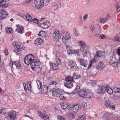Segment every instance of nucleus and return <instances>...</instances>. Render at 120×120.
Listing matches in <instances>:
<instances>
[{"mask_svg": "<svg viewBox=\"0 0 120 120\" xmlns=\"http://www.w3.org/2000/svg\"><path fill=\"white\" fill-rule=\"evenodd\" d=\"M36 4L34 3L36 8L40 9L44 5V3L43 0H41L39 2H37Z\"/></svg>", "mask_w": 120, "mask_h": 120, "instance_id": "obj_11", "label": "nucleus"}, {"mask_svg": "<svg viewBox=\"0 0 120 120\" xmlns=\"http://www.w3.org/2000/svg\"><path fill=\"white\" fill-rule=\"evenodd\" d=\"M82 106L84 107L85 108H86L87 106V104L86 102L85 101H83L82 102Z\"/></svg>", "mask_w": 120, "mask_h": 120, "instance_id": "obj_49", "label": "nucleus"}, {"mask_svg": "<svg viewBox=\"0 0 120 120\" xmlns=\"http://www.w3.org/2000/svg\"><path fill=\"white\" fill-rule=\"evenodd\" d=\"M57 118L59 120H66L64 117L60 115L58 116Z\"/></svg>", "mask_w": 120, "mask_h": 120, "instance_id": "obj_46", "label": "nucleus"}, {"mask_svg": "<svg viewBox=\"0 0 120 120\" xmlns=\"http://www.w3.org/2000/svg\"><path fill=\"white\" fill-rule=\"evenodd\" d=\"M71 38H62V41L65 44H67L66 42L67 41L70 39Z\"/></svg>", "mask_w": 120, "mask_h": 120, "instance_id": "obj_42", "label": "nucleus"}, {"mask_svg": "<svg viewBox=\"0 0 120 120\" xmlns=\"http://www.w3.org/2000/svg\"><path fill=\"white\" fill-rule=\"evenodd\" d=\"M72 107L73 108L74 112H78L80 109L78 104H76L75 105H74Z\"/></svg>", "mask_w": 120, "mask_h": 120, "instance_id": "obj_22", "label": "nucleus"}, {"mask_svg": "<svg viewBox=\"0 0 120 120\" xmlns=\"http://www.w3.org/2000/svg\"><path fill=\"white\" fill-rule=\"evenodd\" d=\"M113 92L114 93H118L120 94V88L117 87H114L113 88Z\"/></svg>", "mask_w": 120, "mask_h": 120, "instance_id": "obj_30", "label": "nucleus"}, {"mask_svg": "<svg viewBox=\"0 0 120 120\" xmlns=\"http://www.w3.org/2000/svg\"><path fill=\"white\" fill-rule=\"evenodd\" d=\"M90 28L91 29V30H93L94 29V27L93 25H91L90 26Z\"/></svg>", "mask_w": 120, "mask_h": 120, "instance_id": "obj_55", "label": "nucleus"}, {"mask_svg": "<svg viewBox=\"0 0 120 120\" xmlns=\"http://www.w3.org/2000/svg\"><path fill=\"white\" fill-rule=\"evenodd\" d=\"M47 33L43 31H41L38 34V35L44 38H45L47 37Z\"/></svg>", "mask_w": 120, "mask_h": 120, "instance_id": "obj_24", "label": "nucleus"}, {"mask_svg": "<svg viewBox=\"0 0 120 120\" xmlns=\"http://www.w3.org/2000/svg\"><path fill=\"white\" fill-rule=\"evenodd\" d=\"M43 41L41 38H37L34 42L35 44L37 45H41L42 44Z\"/></svg>", "mask_w": 120, "mask_h": 120, "instance_id": "obj_17", "label": "nucleus"}, {"mask_svg": "<svg viewBox=\"0 0 120 120\" xmlns=\"http://www.w3.org/2000/svg\"><path fill=\"white\" fill-rule=\"evenodd\" d=\"M64 85L67 88L70 89L73 86L72 83L71 82H66L64 83Z\"/></svg>", "mask_w": 120, "mask_h": 120, "instance_id": "obj_16", "label": "nucleus"}, {"mask_svg": "<svg viewBox=\"0 0 120 120\" xmlns=\"http://www.w3.org/2000/svg\"><path fill=\"white\" fill-rule=\"evenodd\" d=\"M59 89L57 88L56 90H55L52 92V94L54 96H56V97H59L60 99L63 101H65L66 100V98L64 96V95L61 94H60Z\"/></svg>", "mask_w": 120, "mask_h": 120, "instance_id": "obj_4", "label": "nucleus"}, {"mask_svg": "<svg viewBox=\"0 0 120 120\" xmlns=\"http://www.w3.org/2000/svg\"><path fill=\"white\" fill-rule=\"evenodd\" d=\"M8 14L6 11L4 9L0 10V19H6Z\"/></svg>", "mask_w": 120, "mask_h": 120, "instance_id": "obj_9", "label": "nucleus"}, {"mask_svg": "<svg viewBox=\"0 0 120 120\" xmlns=\"http://www.w3.org/2000/svg\"><path fill=\"white\" fill-rule=\"evenodd\" d=\"M106 86H102L98 85V86L97 89L96 90V92L98 94H102L105 93L106 92Z\"/></svg>", "mask_w": 120, "mask_h": 120, "instance_id": "obj_5", "label": "nucleus"}, {"mask_svg": "<svg viewBox=\"0 0 120 120\" xmlns=\"http://www.w3.org/2000/svg\"><path fill=\"white\" fill-rule=\"evenodd\" d=\"M117 53L120 56V49H118L117 50Z\"/></svg>", "mask_w": 120, "mask_h": 120, "instance_id": "obj_60", "label": "nucleus"}, {"mask_svg": "<svg viewBox=\"0 0 120 120\" xmlns=\"http://www.w3.org/2000/svg\"><path fill=\"white\" fill-rule=\"evenodd\" d=\"M116 7L117 8V11L118 12H120V5H117L116 6Z\"/></svg>", "mask_w": 120, "mask_h": 120, "instance_id": "obj_53", "label": "nucleus"}, {"mask_svg": "<svg viewBox=\"0 0 120 120\" xmlns=\"http://www.w3.org/2000/svg\"><path fill=\"white\" fill-rule=\"evenodd\" d=\"M49 84L50 85H55L57 84H58V83L56 81H53L50 82Z\"/></svg>", "mask_w": 120, "mask_h": 120, "instance_id": "obj_47", "label": "nucleus"}, {"mask_svg": "<svg viewBox=\"0 0 120 120\" xmlns=\"http://www.w3.org/2000/svg\"><path fill=\"white\" fill-rule=\"evenodd\" d=\"M5 3H4L3 4L5 5L4 6H2V7H4V8H6L8 6V4H5Z\"/></svg>", "mask_w": 120, "mask_h": 120, "instance_id": "obj_58", "label": "nucleus"}, {"mask_svg": "<svg viewBox=\"0 0 120 120\" xmlns=\"http://www.w3.org/2000/svg\"><path fill=\"white\" fill-rule=\"evenodd\" d=\"M12 29L11 27L8 28L6 29V31L7 34L11 33L13 32V30Z\"/></svg>", "mask_w": 120, "mask_h": 120, "instance_id": "obj_35", "label": "nucleus"}, {"mask_svg": "<svg viewBox=\"0 0 120 120\" xmlns=\"http://www.w3.org/2000/svg\"><path fill=\"white\" fill-rule=\"evenodd\" d=\"M37 84V86L39 89H40L42 87V84L41 81L40 80L36 81Z\"/></svg>", "mask_w": 120, "mask_h": 120, "instance_id": "obj_37", "label": "nucleus"}, {"mask_svg": "<svg viewBox=\"0 0 120 120\" xmlns=\"http://www.w3.org/2000/svg\"><path fill=\"white\" fill-rule=\"evenodd\" d=\"M93 62H95V60L94 59L90 61L88 66V69H90L91 67Z\"/></svg>", "mask_w": 120, "mask_h": 120, "instance_id": "obj_40", "label": "nucleus"}, {"mask_svg": "<svg viewBox=\"0 0 120 120\" xmlns=\"http://www.w3.org/2000/svg\"><path fill=\"white\" fill-rule=\"evenodd\" d=\"M120 97L119 96H116V95H115L113 97V99L116 100H118L119 99Z\"/></svg>", "mask_w": 120, "mask_h": 120, "instance_id": "obj_52", "label": "nucleus"}, {"mask_svg": "<svg viewBox=\"0 0 120 120\" xmlns=\"http://www.w3.org/2000/svg\"><path fill=\"white\" fill-rule=\"evenodd\" d=\"M26 84L28 90L30 92L32 91V89L31 84V83L29 82H28Z\"/></svg>", "mask_w": 120, "mask_h": 120, "instance_id": "obj_34", "label": "nucleus"}, {"mask_svg": "<svg viewBox=\"0 0 120 120\" xmlns=\"http://www.w3.org/2000/svg\"><path fill=\"white\" fill-rule=\"evenodd\" d=\"M88 15L86 14L83 17V20L84 21H85L87 18L88 17Z\"/></svg>", "mask_w": 120, "mask_h": 120, "instance_id": "obj_54", "label": "nucleus"}, {"mask_svg": "<svg viewBox=\"0 0 120 120\" xmlns=\"http://www.w3.org/2000/svg\"><path fill=\"white\" fill-rule=\"evenodd\" d=\"M43 118L44 119H48L49 118V117L48 115H46V116H45L44 115Z\"/></svg>", "mask_w": 120, "mask_h": 120, "instance_id": "obj_57", "label": "nucleus"}, {"mask_svg": "<svg viewBox=\"0 0 120 120\" xmlns=\"http://www.w3.org/2000/svg\"><path fill=\"white\" fill-rule=\"evenodd\" d=\"M109 62L110 63V64L112 65L113 66L115 67L117 65V63L115 62L114 61L112 60H110Z\"/></svg>", "mask_w": 120, "mask_h": 120, "instance_id": "obj_43", "label": "nucleus"}, {"mask_svg": "<svg viewBox=\"0 0 120 120\" xmlns=\"http://www.w3.org/2000/svg\"><path fill=\"white\" fill-rule=\"evenodd\" d=\"M70 115L73 118H74L75 117V115L73 113H71Z\"/></svg>", "mask_w": 120, "mask_h": 120, "instance_id": "obj_64", "label": "nucleus"}, {"mask_svg": "<svg viewBox=\"0 0 120 120\" xmlns=\"http://www.w3.org/2000/svg\"><path fill=\"white\" fill-rule=\"evenodd\" d=\"M105 105L107 108L112 110L114 109L115 108L114 105H113L112 101L109 100H106L105 102Z\"/></svg>", "mask_w": 120, "mask_h": 120, "instance_id": "obj_6", "label": "nucleus"}, {"mask_svg": "<svg viewBox=\"0 0 120 120\" xmlns=\"http://www.w3.org/2000/svg\"><path fill=\"white\" fill-rule=\"evenodd\" d=\"M79 42L81 46L80 50L82 52L83 56H85L87 54L86 51L84 50V47H86V45L84 42L81 41H79Z\"/></svg>", "mask_w": 120, "mask_h": 120, "instance_id": "obj_7", "label": "nucleus"}, {"mask_svg": "<svg viewBox=\"0 0 120 120\" xmlns=\"http://www.w3.org/2000/svg\"><path fill=\"white\" fill-rule=\"evenodd\" d=\"M106 92L107 91L109 94H112L113 93L112 90L111 88H109V86H106Z\"/></svg>", "mask_w": 120, "mask_h": 120, "instance_id": "obj_29", "label": "nucleus"}, {"mask_svg": "<svg viewBox=\"0 0 120 120\" xmlns=\"http://www.w3.org/2000/svg\"><path fill=\"white\" fill-rule=\"evenodd\" d=\"M15 49L14 50V52L17 55H21V51L23 49H20L18 48L15 47Z\"/></svg>", "mask_w": 120, "mask_h": 120, "instance_id": "obj_27", "label": "nucleus"}, {"mask_svg": "<svg viewBox=\"0 0 120 120\" xmlns=\"http://www.w3.org/2000/svg\"><path fill=\"white\" fill-rule=\"evenodd\" d=\"M13 65V66H15L18 69H20L21 68V66L19 61H14Z\"/></svg>", "mask_w": 120, "mask_h": 120, "instance_id": "obj_23", "label": "nucleus"}, {"mask_svg": "<svg viewBox=\"0 0 120 120\" xmlns=\"http://www.w3.org/2000/svg\"><path fill=\"white\" fill-rule=\"evenodd\" d=\"M107 20V19L105 18H101L100 19V22L102 23H104L106 22Z\"/></svg>", "mask_w": 120, "mask_h": 120, "instance_id": "obj_38", "label": "nucleus"}, {"mask_svg": "<svg viewBox=\"0 0 120 120\" xmlns=\"http://www.w3.org/2000/svg\"><path fill=\"white\" fill-rule=\"evenodd\" d=\"M110 15L107 14L106 15V17L105 18H106L107 19V20H108L109 18V16Z\"/></svg>", "mask_w": 120, "mask_h": 120, "instance_id": "obj_63", "label": "nucleus"}, {"mask_svg": "<svg viewBox=\"0 0 120 120\" xmlns=\"http://www.w3.org/2000/svg\"><path fill=\"white\" fill-rule=\"evenodd\" d=\"M95 37H99V38H105L106 37V36L104 34H99V33H98L95 35Z\"/></svg>", "mask_w": 120, "mask_h": 120, "instance_id": "obj_41", "label": "nucleus"}, {"mask_svg": "<svg viewBox=\"0 0 120 120\" xmlns=\"http://www.w3.org/2000/svg\"><path fill=\"white\" fill-rule=\"evenodd\" d=\"M41 66L40 62L37 60L34 59L31 64V67L32 69L35 68L36 69H37L40 68Z\"/></svg>", "mask_w": 120, "mask_h": 120, "instance_id": "obj_3", "label": "nucleus"}, {"mask_svg": "<svg viewBox=\"0 0 120 120\" xmlns=\"http://www.w3.org/2000/svg\"><path fill=\"white\" fill-rule=\"evenodd\" d=\"M26 17L27 20L28 21H31L32 20V17L30 15L28 14H26Z\"/></svg>", "mask_w": 120, "mask_h": 120, "instance_id": "obj_36", "label": "nucleus"}, {"mask_svg": "<svg viewBox=\"0 0 120 120\" xmlns=\"http://www.w3.org/2000/svg\"><path fill=\"white\" fill-rule=\"evenodd\" d=\"M5 109H1L0 111V114L3 115H5L6 114V113L5 112Z\"/></svg>", "mask_w": 120, "mask_h": 120, "instance_id": "obj_48", "label": "nucleus"}, {"mask_svg": "<svg viewBox=\"0 0 120 120\" xmlns=\"http://www.w3.org/2000/svg\"><path fill=\"white\" fill-rule=\"evenodd\" d=\"M56 62L57 65H60L61 64V60L59 58H57V60Z\"/></svg>", "mask_w": 120, "mask_h": 120, "instance_id": "obj_50", "label": "nucleus"}, {"mask_svg": "<svg viewBox=\"0 0 120 120\" xmlns=\"http://www.w3.org/2000/svg\"><path fill=\"white\" fill-rule=\"evenodd\" d=\"M69 64L73 71H75L78 70L79 68L74 60H71L69 62Z\"/></svg>", "mask_w": 120, "mask_h": 120, "instance_id": "obj_8", "label": "nucleus"}, {"mask_svg": "<svg viewBox=\"0 0 120 120\" xmlns=\"http://www.w3.org/2000/svg\"><path fill=\"white\" fill-rule=\"evenodd\" d=\"M81 65L86 67L87 65L88 62L86 60L84 59L81 60L80 61Z\"/></svg>", "mask_w": 120, "mask_h": 120, "instance_id": "obj_18", "label": "nucleus"}, {"mask_svg": "<svg viewBox=\"0 0 120 120\" xmlns=\"http://www.w3.org/2000/svg\"><path fill=\"white\" fill-rule=\"evenodd\" d=\"M86 119V116L85 115H83L82 116L78 118L77 120H85Z\"/></svg>", "mask_w": 120, "mask_h": 120, "instance_id": "obj_44", "label": "nucleus"}, {"mask_svg": "<svg viewBox=\"0 0 120 120\" xmlns=\"http://www.w3.org/2000/svg\"><path fill=\"white\" fill-rule=\"evenodd\" d=\"M39 24H38V26L42 28L45 26L46 25L47 22H44L40 23V22Z\"/></svg>", "mask_w": 120, "mask_h": 120, "instance_id": "obj_39", "label": "nucleus"}, {"mask_svg": "<svg viewBox=\"0 0 120 120\" xmlns=\"http://www.w3.org/2000/svg\"><path fill=\"white\" fill-rule=\"evenodd\" d=\"M60 34L61 37H63V38H71L69 33L65 30H62L60 32L58 30H55L53 35V38H59Z\"/></svg>", "mask_w": 120, "mask_h": 120, "instance_id": "obj_1", "label": "nucleus"}, {"mask_svg": "<svg viewBox=\"0 0 120 120\" xmlns=\"http://www.w3.org/2000/svg\"><path fill=\"white\" fill-rule=\"evenodd\" d=\"M6 1H4V0H0V7L2 8V6H4L5 5L3 4L4 3H6Z\"/></svg>", "mask_w": 120, "mask_h": 120, "instance_id": "obj_45", "label": "nucleus"}, {"mask_svg": "<svg viewBox=\"0 0 120 120\" xmlns=\"http://www.w3.org/2000/svg\"><path fill=\"white\" fill-rule=\"evenodd\" d=\"M81 77L80 75L78 73L75 72L73 73L72 78H73L74 80L75 79H80Z\"/></svg>", "mask_w": 120, "mask_h": 120, "instance_id": "obj_21", "label": "nucleus"}, {"mask_svg": "<svg viewBox=\"0 0 120 120\" xmlns=\"http://www.w3.org/2000/svg\"><path fill=\"white\" fill-rule=\"evenodd\" d=\"M104 65L102 63V62H101L99 63L98 65L97 66L96 68L97 69L101 71L102 70L104 67Z\"/></svg>", "mask_w": 120, "mask_h": 120, "instance_id": "obj_19", "label": "nucleus"}, {"mask_svg": "<svg viewBox=\"0 0 120 120\" xmlns=\"http://www.w3.org/2000/svg\"><path fill=\"white\" fill-rule=\"evenodd\" d=\"M62 109H65L67 108L68 109H69L70 108L69 107H68V105L66 103H63L60 105Z\"/></svg>", "mask_w": 120, "mask_h": 120, "instance_id": "obj_28", "label": "nucleus"}, {"mask_svg": "<svg viewBox=\"0 0 120 120\" xmlns=\"http://www.w3.org/2000/svg\"><path fill=\"white\" fill-rule=\"evenodd\" d=\"M16 26H17V28L16 30L17 31L18 33L21 34L24 32V28L22 26L17 25Z\"/></svg>", "mask_w": 120, "mask_h": 120, "instance_id": "obj_14", "label": "nucleus"}, {"mask_svg": "<svg viewBox=\"0 0 120 120\" xmlns=\"http://www.w3.org/2000/svg\"><path fill=\"white\" fill-rule=\"evenodd\" d=\"M86 91V89H81L79 92V96L85 98Z\"/></svg>", "mask_w": 120, "mask_h": 120, "instance_id": "obj_15", "label": "nucleus"}, {"mask_svg": "<svg viewBox=\"0 0 120 120\" xmlns=\"http://www.w3.org/2000/svg\"><path fill=\"white\" fill-rule=\"evenodd\" d=\"M52 69L55 70H58V66L57 64L53 63L52 64Z\"/></svg>", "mask_w": 120, "mask_h": 120, "instance_id": "obj_31", "label": "nucleus"}, {"mask_svg": "<svg viewBox=\"0 0 120 120\" xmlns=\"http://www.w3.org/2000/svg\"><path fill=\"white\" fill-rule=\"evenodd\" d=\"M4 53L6 55H7L8 54V51L7 49H5L4 51Z\"/></svg>", "mask_w": 120, "mask_h": 120, "instance_id": "obj_59", "label": "nucleus"}, {"mask_svg": "<svg viewBox=\"0 0 120 120\" xmlns=\"http://www.w3.org/2000/svg\"><path fill=\"white\" fill-rule=\"evenodd\" d=\"M13 45L16 48L20 49H23L22 44L19 42L14 41L12 43Z\"/></svg>", "mask_w": 120, "mask_h": 120, "instance_id": "obj_12", "label": "nucleus"}, {"mask_svg": "<svg viewBox=\"0 0 120 120\" xmlns=\"http://www.w3.org/2000/svg\"><path fill=\"white\" fill-rule=\"evenodd\" d=\"M79 50L78 49L77 51L72 49H69L68 50V54L70 55L73 54H75L77 53H79Z\"/></svg>", "mask_w": 120, "mask_h": 120, "instance_id": "obj_20", "label": "nucleus"}, {"mask_svg": "<svg viewBox=\"0 0 120 120\" xmlns=\"http://www.w3.org/2000/svg\"><path fill=\"white\" fill-rule=\"evenodd\" d=\"M93 95V93L90 90L88 89H86L85 98H90Z\"/></svg>", "mask_w": 120, "mask_h": 120, "instance_id": "obj_13", "label": "nucleus"}, {"mask_svg": "<svg viewBox=\"0 0 120 120\" xmlns=\"http://www.w3.org/2000/svg\"><path fill=\"white\" fill-rule=\"evenodd\" d=\"M80 89V86H77L74 89V90L73 91L72 93H69L70 94H76L78 92L79 90Z\"/></svg>", "mask_w": 120, "mask_h": 120, "instance_id": "obj_32", "label": "nucleus"}, {"mask_svg": "<svg viewBox=\"0 0 120 120\" xmlns=\"http://www.w3.org/2000/svg\"><path fill=\"white\" fill-rule=\"evenodd\" d=\"M16 112L14 111H13L10 112L9 113L7 114L6 116H7L8 119H11L14 120L16 117Z\"/></svg>", "mask_w": 120, "mask_h": 120, "instance_id": "obj_10", "label": "nucleus"}, {"mask_svg": "<svg viewBox=\"0 0 120 120\" xmlns=\"http://www.w3.org/2000/svg\"><path fill=\"white\" fill-rule=\"evenodd\" d=\"M4 93V91L0 87V93L1 94H2Z\"/></svg>", "mask_w": 120, "mask_h": 120, "instance_id": "obj_56", "label": "nucleus"}, {"mask_svg": "<svg viewBox=\"0 0 120 120\" xmlns=\"http://www.w3.org/2000/svg\"><path fill=\"white\" fill-rule=\"evenodd\" d=\"M41 88V90L42 92H43V93H45L48 92V87L47 86L43 85L42 86Z\"/></svg>", "mask_w": 120, "mask_h": 120, "instance_id": "obj_25", "label": "nucleus"}, {"mask_svg": "<svg viewBox=\"0 0 120 120\" xmlns=\"http://www.w3.org/2000/svg\"><path fill=\"white\" fill-rule=\"evenodd\" d=\"M9 65L11 67V68L12 69L13 68V63L12 62H11L10 63V64Z\"/></svg>", "mask_w": 120, "mask_h": 120, "instance_id": "obj_61", "label": "nucleus"}, {"mask_svg": "<svg viewBox=\"0 0 120 120\" xmlns=\"http://www.w3.org/2000/svg\"><path fill=\"white\" fill-rule=\"evenodd\" d=\"M39 115L40 116H41V117H43L44 116V115H43V114L42 113H40L39 114Z\"/></svg>", "mask_w": 120, "mask_h": 120, "instance_id": "obj_62", "label": "nucleus"}, {"mask_svg": "<svg viewBox=\"0 0 120 120\" xmlns=\"http://www.w3.org/2000/svg\"><path fill=\"white\" fill-rule=\"evenodd\" d=\"M65 80L66 81V82H74L73 78L72 77H71V76H68L66 77Z\"/></svg>", "mask_w": 120, "mask_h": 120, "instance_id": "obj_33", "label": "nucleus"}, {"mask_svg": "<svg viewBox=\"0 0 120 120\" xmlns=\"http://www.w3.org/2000/svg\"><path fill=\"white\" fill-rule=\"evenodd\" d=\"M105 53V52L103 51H97V53L95 55L97 56L101 57L104 55Z\"/></svg>", "mask_w": 120, "mask_h": 120, "instance_id": "obj_26", "label": "nucleus"}, {"mask_svg": "<svg viewBox=\"0 0 120 120\" xmlns=\"http://www.w3.org/2000/svg\"><path fill=\"white\" fill-rule=\"evenodd\" d=\"M34 59V55L29 54L27 55L24 58V61L25 64L27 65L30 64V66L33 61Z\"/></svg>", "mask_w": 120, "mask_h": 120, "instance_id": "obj_2", "label": "nucleus"}, {"mask_svg": "<svg viewBox=\"0 0 120 120\" xmlns=\"http://www.w3.org/2000/svg\"><path fill=\"white\" fill-rule=\"evenodd\" d=\"M39 20L36 18H34L33 20V22L35 23H38L39 22Z\"/></svg>", "mask_w": 120, "mask_h": 120, "instance_id": "obj_51", "label": "nucleus"}]
</instances>
